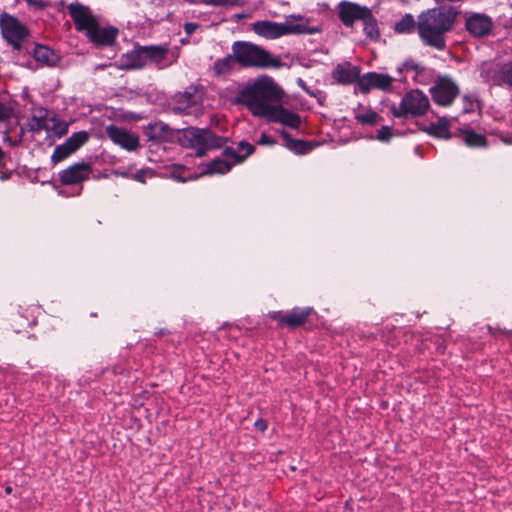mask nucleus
I'll return each mask as SVG.
<instances>
[{
	"instance_id": "f257e3e1",
	"label": "nucleus",
	"mask_w": 512,
	"mask_h": 512,
	"mask_svg": "<svg viewBox=\"0 0 512 512\" xmlns=\"http://www.w3.org/2000/svg\"><path fill=\"white\" fill-rule=\"evenodd\" d=\"M282 97L283 91L275 81L269 76H262L241 89L236 101L246 106L254 116L265 118Z\"/></svg>"
},
{
	"instance_id": "f03ea898",
	"label": "nucleus",
	"mask_w": 512,
	"mask_h": 512,
	"mask_svg": "<svg viewBox=\"0 0 512 512\" xmlns=\"http://www.w3.org/2000/svg\"><path fill=\"white\" fill-rule=\"evenodd\" d=\"M454 21L455 14L442 8L421 13L417 22L419 37L425 45L443 51L446 48L444 34L452 29Z\"/></svg>"
},
{
	"instance_id": "7ed1b4c3",
	"label": "nucleus",
	"mask_w": 512,
	"mask_h": 512,
	"mask_svg": "<svg viewBox=\"0 0 512 512\" xmlns=\"http://www.w3.org/2000/svg\"><path fill=\"white\" fill-rule=\"evenodd\" d=\"M237 63L243 68L280 69L283 62L259 45L248 41H235L231 46Z\"/></svg>"
},
{
	"instance_id": "20e7f679",
	"label": "nucleus",
	"mask_w": 512,
	"mask_h": 512,
	"mask_svg": "<svg viewBox=\"0 0 512 512\" xmlns=\"http://www.w3.org/2000/svg\"><path fill=\"white\" fill-rule=\"evenodd\" d=\"M301 15H289L285 23L260 20L252 23L255 34L266 39H277L285 35L315 34L317 28H310Z\"/></svg>"
},
{
	"instance_id": "39448f33",
	"label": "nucleus",
	"mask_w": 512,
	"mask_h": 512,
	"mask_svg": "<svg viewBox=\"0 0 512 512\" xmlns=\"http://www.w3.org/2000/svg\"><path fill=\"white\" fill-rule=\"evenodd\" d=\"M183 137L180 142L183 146L196 149V156L203 157L210 149H217L224 146L228 138L216 135L209 129L189 127L180 129Z\"/></svg>"
},
{
	"instance_id": "423d86ee",
	"label": "nucleus",
	"mask_w": 512,
	"mask_h": 512,
	"mask_svg": "<svg viewBox=\"0 0 512 512\" xmlns=\"http://www.w3.org/2000/svg\"><path fill=\"white\" fill-rule=\"evenodd\" d=\"M168 52L169 48L163 45H136L135 49L130 52V70L142 69L149 64H155L162 68Z\"/></svg>"
},
{
	"instance_id": "0eeeda50",
	"label": "nucleus",
	"mask_w": 512,
	"mask_h": 512,
	"mask_svg": "<svg viewBox=\"0 0 512 512\" xmlns=\"http://www.w3.org/2000/svg\"><path fill=\"white\" fill-rule=\"evenodd\" d=\"M0 31L2 37L16 51L22 49L23 41L29 36L28 28L17 17L7 12L0 14Z\"/></svg>"
},
{
	"instance_id": "6e6552de",
	"label": "nucleus",
	"mask_w": 512,
	"mask_h": 512,
	"mask_svg": "<svg viewBox=\"0 0 512 512\" xmlns=\"http://www.w3.org/2000/svg\"><path fill=\"white\" fill-rule=\"evenodd\" d=\"M430 106L428 97L420 90H411L406 93L398 107L392 108V113L397 118H405L408 115L422 116Z\"/></svg>"
},
{
	"instance_id": "1a4fd4ad",
	"label": "nucleus",
	"mask_w": 512,
	"mask_h": 512,
	"mask_svg": "<svg viewBox=\"0 0 512 512\" xmlns=\"http://www.w3.org/2000/svg\"><path fill=\"white\" fill-rule=\"evenodd\" d=\"M93 172V167L90 163L85 161L75 162L67 168L61 170L58 174L59 181L64 186H79L81 193L83 187L82 183L89 180Z\"/></svg>"
},
{
	"instance_id": "9d476101",
	"label": "nucleus",
	"mask_w": 512,
	"mask_h": 512,
	"mask_svg": "<svg viewBox=\"0 0 512 512\" xmlns=\"http://www.w3.org/2000/svg\"><path fill=\"white\" fill-rule=\"evenodd\" d=\"M458 85L447 76L439 77L430 88L433 101L440 106H450L459 95Z\"/></svg>"
},
{
	"instance_id": "9b49d317",
	"label": "nucleus",
	"mask_w": 512,
	"mask_h": 512,
	"mask_svg": "<svg viewBox=\"0 0 512 512\" xmlns=\"http://www.w3.org/2000/svg\"><path fill=\"white\" fill-rule=\"evenodd\" d=\"M67 10L77 31L85 32L86 35L97 25L98 21L88 6L78 2L70 3Z\"/></svg>"
},
{
	"instance_id": "f8f14e48",
	"label": "nucleus",
	"mask_w": 512,
	"mask_h": 512,
	"mask_svg": "<svg viewBox=\"0 0 512 512\" xmlns=\"http://www.w3.org/2000/svg\"><path fill=\"white\" fill-rule=\"evenodd\" d=\"M371 10L366 6L350 1H341L338 4V17L346 27H353L356 21H363Z\"/></svg>"
},
{
	"instance_id": "ddd939ff",
	"label": "nucleus",
	"mask_w": 512,
	"mask_h": 512,
	"mask_svg": "<svg viewBox=\"0 0 512 512\" xmlns=\"http://www.w3.org/2000/svg\"><path fill=\"white\" fill-rule=\"evenodd\" d=\"M265 118L269 122L280 123L292 129H299L302 124L301 116L285 108L280 102L274 105Z\"/></svg>"
},
{
	"instance_id": "4468645a",
	"label": "nucleus",
	"mask_w": 512,
	"mask_h": 512,
	"mask_svg": "<svg viewBox=\"0 0 512 512\" xmlns=\"http://www.w3.org/2000/svg\"><path fill=\"white\" fill-rule=\"evenodd\" d=\"M143 133L148 141L172 142L175 139V134L180 133V129H173L169 125L159 121L144 126Z\"/></svg>"
},
{
	"instance_id": "2eb2a0df",
	"label": "nucleus",
	"mask_w": 512,
	"mask_h": 512,
	"mask_svg": "<svg viewBox=\"0 0 512 512\" xmlns=\"http://www.w3.org/2000/svg\"><path fill=\"white\" fill-rule=\"evenodd\" d=\"M393 78L388 74L368 72L359 79V88L362 92H368L372 88L384 91L390 90Z\"/></svg>"
},
{
	"instance_id": "dca6fc26",
	"label": "nucleus",
	"mask_w": 512,
	"mask_h": 512,
	"mask_svg": "<svg viewBox=\"0 0 512 512\" xmlns=\"http://www.w3.org/2000/svg\"><path fill=\"white\" fill-rule=\"evenodd\" d=\"M465 27L474 37H483L491 32L493 22L487 15L474 13L467 18Z\"/></svg>"
},
{
	"instance_id": "f3484780",
	"label": "nucleus",
	"mask_w": 512,
	"mask_h": 512,
	"mask_svg": "<svg viewBox=\"0 0 512 512\" xmlns=\"http://www.w3.org/2000/svg\"><path fill=\"white\" fill-rule=\"evenodd\" d=\"M118 35V29L109 26V27H100L99 23L97 22V25L89 31L86 36L88 39L94 43L96 46L104 47V46H111L116 40V37Z\"/></svg>"
},
{
	"instance_id": "a211bd4d",
	"label": "nucleus",
	"mask_w": 512,
	"mask_h": 512,
	"mask_svg": "<svg viewBox=\"0 0 512 512\" xmlns=\"http://www.w3.org/2000/svg\"><path fill=\"white\" fill-rule=\"evenodd\" d=\"M32 55L37 62L48 67H55L61 61L60 55L45 45L35 44Z\"/></svg>"
},
{
	"instance_id": "6ab92c4d",
	"label": "nucleus",
	"mask_w": 512,
	"mask_h": 512,
	"mask_svg": "<svg viewBox=\"0 0 512 512\" xmlns=\"http://www.w3.org/2000/svg\"><path fill=\"white\" fill-rule=\"evenodd\" d=\"M333 78L344 85H349L355 81H359L360 71L356 66H352L350 63L346 65L338 64L333 70Z\"/></svg>"
},
{
	"instance_id": "aec40b11",
	"label": "nucleus",
	"mask_w": 512,
	"mask_h": 512,
	"mask_svg": "<svg viewBox=\"0 0 512 512\" xmlns=\"http://www.w3.org/2000/svg\"><path fill=\"white\" fill-rule=\"evenodd\" d=\"M280 135L285 141L286 148L298 155L307 154L316 146L311 141L293 139L286 130H281Z\"/></svg>"
},
{
	"instance_id": "412c9836",
	"label": "nucleus",
	"mask_w": 512,
	"mask_h": 512,
	"mask_svg": "<svg viewBox=\"0 0 512 512\" xmlns=\"http://www.w3.org/2000/svg\"><path fill=\"white\" fill-rule=\"evenodd\" d=\"M312 313L313 308L311 307H295L285 314V325L289 328L300 327L307 322Z\"/></svg>"
},
{
	"instance_id": "4be33fe9",
	"label": "nucleus",
	"mask_w": 512,
	"mask_h": 512,
	"mask_svg": "<svg viewBox=\"0 0 512 512\" xmlns=\"http://www.w3.org/2000/svg\"><path fill=\"white\" fill-rule=\"evenodd\" d=\"M49 111L40 107L35 113L28 119V129L31 132L38 133L42 130L49 131Z\"/></svg>"
},
{
	"instance_id": "5701e85b",
	"label": "nucleus",
	"mask_w": 512,
	"mask_h": 512,
	"mask_svg": "<svg viewBox=\"0 0 512 512\" xmlns=\"http://www.w3.org/2000/svg\"><path fill=\"white\" fill-rule=\"evenodd\" d=\"M198 103L197 96L191 92H184L175 97V103L171 108L175 114H189L190 108Z\"/></svg>"
},
{
	"instance_id": "b1692460",
	"label": "nucleus",
	"mask_w": 512,
	"mask_h": 512,
	"mask_svg": "<svg viewBox=\"0 0 512 512\" xmlns=\"http://www.w3.org/2000/svg\"><path fill=\"white\" fill-rule=\"evenodd\" d=\"M459 136L465 145L469 148H485L487 147V138L484 134L477 133L473 129H459Z\"/></svg>"
},
{
	"instance_id": "393cba45",
	"label": "nucleus",
	"mask_w": 512,
	"mask_h": 512,
	"mask_svg": "<svg viewBox=\"0 0 512 512\" xmlns=\"http://www.w3.org/2000/svg\"><path fill=\"white\" fill-rule=\"evenodd\" d=\"M105 132L113 143L128 150V131L126 129L110 124L105 128Z\"/></svg>"
},
{
	"instance_id": "a878e982",
	"label": "nucleus",
	"mask_w": 512,
	"mask_h": 512,
	"mask_svg": "<svg viewBox=\"0 0 512 512\" xmlns=\"http://www.w3.org/2000/svg\"><path fill=\"white\" fill-rule=\"evenodd\" d=\"M425 131L432 137L448 140L452 137L449 130V122L446 119H440L436 123H431Z\"/></svg>"
},
{
	"instance_id": "bb28decb",
	"label": "nucleus",
	"mask_w": 512,
	"mask_h": 512,
	"mask_svg": "<svg viewBox=\"0 0 512 512\" xmlns=\"http://www.w3.org/2000/svg\"><path fill=\"white\" fill-rule=\"evenodd\" d=\"M363 23V32L365 33L366 37L370 40L376 41L380 38V31L378 27V21L373 15L372 11L369 12V14L365 17V19L362 21Z\"/></svg>"
},
{
	"instance_id": "cd10ccee",
	"label": "nucleus",
	"mask_w": 512,
	"mask_h": 512,
	"mask_svg": "<svg viewBox=\"0 0 512 512\" xmlns=\"http://www.w3.org/2000/svg\"><path fill=\"white\" fill-rule=\"evenodd\" d=\"M235 63H237V60L234 53L232 52V54L217 59L213 64V71L216 75L228 74L234 67Z\"/></svg>"
},
{
	"instance_id": "c85d7f7f",
	"label": "nucleus",
	"mask_w": 512,
	"mask_h": 512,
	"mask_svg": "<svg viewBox=\"0 0 512 512\" xmlns=\"http://www.w3.org/2000/svg\"><path fill=\"white\" fill-rule=\"evenodd\" d=\"M75 153L74 149L65 141L63 144L57 145L51 156V162L57 164L64 161Z\"/></svg>"
},
{
	"instance_id": "c756f323",
	"label": "nucleus",
	"mask_w": 512,
	"mask_h": 512,
	"mask_svg": "<svg viewBox=\"0 0 512 512\" xmlns=\"http://www.w3.org/2000/svg\"><path fill=\"white\" fill-rule=\"evenodd\" d=\"M232 168V164L221 158H216L207 164L206 173L208 174H225Z\"/></svg>"
},
{
	"instance_id": "7c9ffc66",
	"label": "nucleus",
	"mask_w": 512,
	"mask_h": 512,
	"mask_svg": "<svg viewBox=\"0 0 512 512\" xmlns=\"http://www.w3.org/2000/svg\"><path fill=\"white\" fill-rule=\"evenodd\" d=\"M417 28V22L411 14H405L402 19L395 24V31L398 33H411Z\"/></svg>"
},
{
	"instance_id": "2f4dec72",
	"label": "nucleus",
	"mask_w": 512,
	"mask_h": 512,
	"mask_svg": "<svg viewBox=\"0 0 512 512\" xmlns=\"http://www.w3.org/2000/svg\"><path fill=\"white\" fill-rule=\"evenodd\" d=\"M90 139V134L85 131H78L73 133L66 142L74 149L76 152L79 150L82 146H84Z\"/></svg>"
},
{
	"instance_id": "473e14b6",
	"label": "nucleus",
	"mask_w": 512,
	"mask_h": 512,
	"mask_svg": "<svg viewBox=\"0 0 512 512\" xmlns=\"http://www.w3.org/2000/svg\"><path fill=\"white\" fill-rule=\"evenodd\" d=\"M49 121L52 122V126L49 125V131H51L55 136L62 137L68 132L69 123L60 120L55 115L49 118Z\"/></svg>"
},
{
	"instance_id": "72a5a7b5",
	"label": "nucleus",
	"mask_w": 512,
	"mask_h": 512,
	"mask_svg": "<svg viewBox=\"0 0 512 512\" xmlns=\"http://www.w3.org/2000/svg\"><path fill=\"white\" fill-rule=\"evenodd\" d=\"M240 156H237V164L243 163L255 151V146L246 141H240L235 149Z\"/></svg>"
},
{
	"instance_id": "f704fd0d",
	"label": "nucleus",
	"mask_w": 512,
	"mask_h": 512,
	"mask_svg": "<svg viewBox=\"0 0 512 512\" xmlns=\"http://www.w3.org/2000/svg\"><path fill=\"white\" fill-rule=\"evenodd\" d=\"M498 79L500 83L506 84L512 88V61L501 66L498 72Z\"/></svg>"
},
{
	"instance_id": "c9c22d12",
	"label": "nucleus",
	"mask_w": 512,
	"mask_h": 512,
	"mask_svg": "<svg viewBox=\"0 0 512 512\" xmlns=\"http://www.w3.org/2000/svg\"><path fill=\"white\" fill-rule=\"evenodd\" d=\"M356 120L364 125H375L380 120V116L373 110H368L365 113L357 114Z\"/></svg>"
},
{
	"instance_id": "e433bc0d",
	"label": "nucleus",
	"mask_w": 512,
	"mask_h": 512,
	"mask_svg": "<svg viewBox=\"0 0 512 512\" xmlns=\"http://www.w3.org/2000/svg\"><path fill=\"white\" fill-rule=\"evenodd\" d=\"M134 180L145 183L146 178H153L154 177V171L152 169H141L137 171L135 174L130 175Z\"/></svg>"
},
{
	"instance_id": "4c0bfd02",
	"label": "nucleus",
	"mask_w": 512,
	"mask_h": 512,
	"mask_svg": "<svg viewBox=\"0 0 512 512\" xmlns=\"http://www.w3.org/2000/svg\"><path fill=\"white\" fill-rule=\"evenodd\" d=\"M204 3L212 6L234 7L241 4V0H204Z\"/></svg>"
},
{
	"instance_id": "58836bf2",
	"label": "nucleus",
	"mask_w": 512,
	"mask_h": 512,
	"mask_svg": "<svg viewBox=\"0 0 512 512\" xmlns=\"http://www.w3.org/2000/svg\"><path fill=\"white\" fill-rule=\"evenodd\" d=\"M392 137V129L389 126H382L378 131L377 139L381 142H388Z\"/></svg>"
},
{
	"instance_id": "ea45409f",
	"label": "nucleus",
	"mask_w": 512,
	"mask_h": 512,
	"mask_svg": "<svg viewBox=\"0 0 512 512\" xmlns=\"http://www.w3.org/2000/svg\"><path fill=\"white\" fill-rule=\"evenodd\" d=\"M13 116V108L0 102V122L9 120Z\"/></svg>"
},
{
	"instance_id": "a19ab883",
	"label": "nucleus",
	"mask_w": 512,
	"mask_h": 512,
	"mask_svg": "<svg viewBox=\"0 0 512 512\" xmlns=\"http://www.w3.org/2000/svg\"><path fill=\"white\" fill-rule=\"evenodd\" d=\"M403 69L406 71H414L416 73H420L423 70V68L412 59H408L403 63Z\"/></svg>"
},
{
	"instance_id": "79ce46f5",
	"label": "nucleus",
	"mask_w": 512,
	"mask_h": 512,
	"mask_svg": "<svg viewBox=\"0 0 512 512\" xmlns=\"http://www.w3.org/2000/svg\"><path fill=\"white\" fill-rule=\"evenodd\" d=\"M258 144L273 146L276 144V141L270 135H268L266 133H262L260 135Z\"/></svg>"
},
{
	"instance_id": "37998d69",
	"label": "nucleus",
	"mask_w": 512,
	"mask_h": 512,
	"mask_svg": "<svg viewBox=\"0 0 512 512\" xmlns=\"http://www.w3.org/2000/svg\"><path fill=\"white\" fill-rule=\"evenodd\" d=\"M268 316L275 321H278L280 324L285 325V314L282 311H272L269 312Z\"/></svg>"
},
{
	"instance_id": "c03bdc74",
	"label": "nucleus",
	"mask_w": 512,
	"mask_h": 512,
	"mask_svg": "<svg viewBox=\"0 0 512 512\" xmlns=\"http://www.w3.org/2000/svg\"><path fill=\"white\" fill-rule=\"evenodd\" d=\"M200 27V25L198 23H194V22H187L184 24V31L185 33L190 36L192 35L198 28Z\"/></svg>"
},
{
	"instance_id": "a18cd8bd",
	"label": "nucleus",
	"mask_w": 512,
	"mask_h": 512,
	"mask_svg": "<svg viewBox=\"0 0 512 512\" xmlns=\"http://www.w3.org/2000/svg\"><path fill=\"white\" fill-rule=\"evenodd\" d=\"M223 155L227 157H232L234 159V163L237 164V156H240V153H238L234 148L232 147H226L223 150Z\"/></svg>"
},
{
	"instance_id": "49530a36",
	"label": "nucleus",
	"mask_w": 512,
	"mask_h": 512,
	"mask_svg": "<svg viewBox=\"0 0 512 512\" xmlns=\"http://www.w3.org/2000/svg\"><path fill=\"white\" fill-rule=\"evenodd\" d=\"M254 427L260 432H265L268 427V423L265 419L259 418L255 421Z\"/></svg>"
},
{
	"instance_id": "de8ad7c7",
	"label": "nucleus",
	"mask_w": 512,
	"mask_h": 512,
	"mask_svg": "<svg viewBox=\"0 0 512 512\" xmlns=\"http://www.w3.org/2000/svg\"><path fill=\"white\" fill-rule=\"evenodd\" d=\"M138 147H139L138 135L130 132V151L136 150Z\"/></svg>"
},
{
	"instance_id": "09e8293b",
	"label": "nucleus",
	"mask_w": 512,
	"mask_h": 512,
	"mask_svg": "<svg viewBox=\"0 0 512 512\" xmlns=\"http://www.w3.org/2000/svg\"><path fill=\"white\" fill-rule=\"evenodd\" d=\"M111 174H113L115 176H121L123 178L128 177V171H126V170L112 169Z\"/></svg>"
},
{
	"instance_id": "8fccbe9b",
	"label": "nucleus",
	"mask_w": 512,
	"mask_h": 512,
	"mask_svg": "<svg viewBox=\"0 0 512 512\" xmlns=\"http://www.w3.org/2000/svg\"><path fill=\"white\" fill-rule=\"evenodd\" d=\"M129 427H130V429L139 428V427H140L139 420H138L137 418H133V417L130 415V424H129Z\"/></svg>"
},
{
	"instance_id": "3c124183",
	"label": "nucleus",
	"mask_w": 512,
	"mask_h": 512,
	"mask_svg": "<svg viewBox=\"0 0 512 512\" xmlns=\"http://www.w3.org/2000/svg\"><path fill=\"white\" fill-rule=\"evenodd\" d=\"M13 171H6V172H2L1 175H0V180L2 182L8 180L11 178V175H12Z\"/></svg>"
},
{
	"instance_id": "603ef678",
	"label": "nucleus",
	"mask_w": 512,
	"mask_h": 512,
	"mask_svg": "<svg viewBox=\"0 0 512 512\" xmlns=\"http://www.w3.org/2000/svg\"><path fill=\"white\" fill-rule=\"evenodd\" d=\"M169 333L170 332L167 329H165V328H160L159 330L156 331V335L158 337H163V336H165V335H167Z\"/></svg>"
},
{
	"instance_id": "864d4df0",
	"label": "nucleus",
	"mask_w": 512,
	"mask_h": 512,
	"mask_svg": "<svg viewBox=\"0 0 512 512\" xmlns=\"http://www.w3.org/2000/svg\"><path fill=\"white\" fill-rule=\"evenodd\" d=\"M5 156H6V152L2 149V147L0 146V167H3L4 166V159H5Z\"/></svg>"
},
{
	"instance_id": "5fc2aeb1",
	"label": "nucleus",
	"mask_w": 512,
	"mask_h": 512,
	"mask_svg": "<svg viewBox=\"0 0 512 512\" xmlns=\"http://www.w3.org/2000/svg\"><path fill=\"white\" fill-rule=\"evenodd\" d=\"M129 117H130V122L138 121V120L142 119L141 115H137V114H135L133 112H130Z\"/></svg>"
},
{
	"instance_id": "6e6d98bb",
	"label": "nucleus",
	"mask_w": 512,
	"mask_h": 512,
	"mask_svg": "<svg viewBox=\"0 0 512 512\" xmlns=\"http://www.w3.org/2000/svg\"><path fill=\"white\" fill-rule=\"evenodd\" d=\"M12 491H13V488H12L11 486H7V487L5 488V492H6V494H11V493H12Z\"/></svg>"
},
{
	"instance_id": "4d7b16f0",
	"label": "nucleus",
	"mask_w": 512,
	"mask_h": 512,
	"mask_svg": "<svg viewBox=\"0 0 512 512\" xmlns=\"http://www.w3.org/2000/svg\"><path fill=\"white\" fill-rule=\"evenodd\" d=\"M299 82H300V84H301L303 87H305V86H304V81H303L302 79H299ZM304 89H305L308 93H310L306 88H304Z\"/></svg>"
},
{
	"instance_id": "13d9d810",
	"label": "nucleus",
	"mask_w": 512,
	"mask_h": 512,
	"mask_svg": "<svg viewBox=\"0 0 512 512\" xmlns=\"http://www.w3.org/2000/svg\"><path fill=\"white\" fill-rule=\"evenodd\" d=\"M20 134H21V136L24 134V128L23 127H21Z\"/></svg>"
},
{
	"instance_id": "bf43d9fd",
	"label": "nucleus",
	"mask_w": 512,
	"mask_h": 512,
	"mask_svg": "<svg viewBox=\"0 0 512 512\" xmlns=\"http://www.w3.org/2000/svg\"><path fill=\"white\" fill-rule=\"evenodd\" d=\"M26 1H27V2H29V3H32V1H31V0H26Z\"/></svg>"
}]
</instances>
